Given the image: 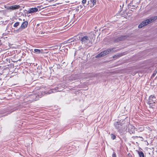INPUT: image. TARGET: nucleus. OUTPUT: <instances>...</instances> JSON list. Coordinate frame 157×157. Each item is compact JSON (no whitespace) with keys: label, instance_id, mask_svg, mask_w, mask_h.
Wrapping results in <instances>:
<instances>
[{"label":"nucleus","instance_id":"22","mask_svg":"<svg viewBox=\"0 0 157 157\" xmlns=\"http://www.w3.org/2000/svg\"><path fill=\"white\" fill-rule=\"evenodd\" d=\"M137 137H139L140 138H142V137L141 136H133L132 137V138H133L134 139H135V138H137Z\"/></svg>","mask_w":157,"mask_h":157},{"label":"nucleus","instance_id":"24","mask_svg":"<svg viewBox=\"0 0 157 157\" xmlns=\"http://www.w3.org/2000/svg\"><path fill=\"white\" fill-rule=\"evenodd\" d=\"M112 157H116V153L114 152L112 155Z\"/></svg>","mask_w":157,"mask_h":157},{"label":"nucleus","instance_id":"23","mask_svg":"<svg viewBox=\"0 0 157 157\" xmlns=\"http://www.w3.org/2000/svg\"><path fill=\"white\" fill-rule=\"evenodd\" d=\"M156 73H157V71H154V72L152 75L153 76H155V75L156 74Z\"/></svg>","mask_w":157,"mask_h":157},{"label":"nucleus","instance_id":"18","mask_svg":"<svg viewBox=\"0 0 157 157\" xmlns=\"http://www.w3.org/2000/svg\"><path fill=\"white\" fill-rule=\"evenodd\" d=\"M122 55H120V54H118L117 55H115L113 56V57L114 59H116L117 58V57H119L120 56H121Z\"/></svg>","mask_w":157,"mask_h":157},{"label":"nucleus","instance_id":"6","mask_svg":"<svg viewBox=\"0 0 157 157\" xmlns=\"http://www.w3.org/2000/svg\"><path fill=\"white\" fill-rule=\"evenodd\" d=\"M128 131L130 134H134L135 132L134 127L131 124H129L128 126Z\"/></svg>","mask_w":157,"mask_h":157},{"label":"nucleus","instance_id":"12","mask_svg":"<svg viewBox=\"0 0 157 157\" xmlns=\"http://www.w3.org/2000/svg\"><path fill=\"white\" fill-rule=\"evenodd\" d=\"M34 52L37 54H39L40 53H43V50H40L38 49H34Z\"/></svg>","mask_w":157,"mask_h":157},{"label":"nucleus","instance_id":"9","mask_svg":"<svg viewBox=\"0 0 157 157\" xmlns=\"http://www.w3.org/2000/svg\"><path fill=\"white\" fill-rule=\"evenodd\" d=\"M96 3V0H89L88 1V5H90V7L94 6Z\"/></svg>","mask_w":157,"mask_h":157},{"label":"nucleus","instance_id":"14","mask_svg":"<svg viewBox=\"0 0 157 157\" xmlns=\"http://www.w3.org/2000/svg\"><path fill=\"white\" fill-rule=\"evenodd\" d=\"M126 1L125 0H121L120 1V6L121 8H122L123 7L124 5V3Z\"/></svg>","mask_w":157,"mask_h":157},{"label":"nucleus","instance_id":"3","mask_svg":"<svg viewBox=\"0 0 157 157\" xmlns=\"http://www.w3.org/2000/svg\"><path fill=\"white\" fill-rule=\"evenodd\" d=\"M82 44L87 46L90 43V38L87 36L82 35L79 37Z\"/></svg>","mask_w":157,"mask_h":157},{"label":"nucleus","instance_id":"25","mask_svg":"<svg viewBox=\"0 0 157 157\" xmlns=\"http://www.w3.org/2000/svg\"><path fill=\"white\" fill-rule=\"evenodd\" d=\"M86 2V0H83L82 1V4H85Z\"/></svg>","mask_w":157,"mask_h":157},{"label":"nucleus","instance_id":"11","mask_svg":"<svg viewBox=\"0 0 157 157\" xmlns=\"http://www.w3.org/2000/svg\"><path fill=\"white\" fill-rule=\"evenodd\" d=\"M20 7V6L18 5H15L13 6H10L8 7V9L9 10H14L16 9H18Z\"/></svg>","mask_w":157,"mask_h":157},{"label":"nucleus","instance_id":"1","mask_svg":"<svg viewBox=\"0 0 157 157\" xmlns=\"http://www.w3.org/2000/svg\"><path fill=\"white\" fill-rule=\"evenodd\" d=\"M125 123L124 120H119L114 123V126L116 129L121 132H122L127 130V125Z\"/></svg>","mask_w":157,"mask_h":157},{"label":"nucleus","instance_id":"16","mask_svg":"<svg viewBox=\"0 0 157 157\" xmlns=\"http://www.w3.org/2000/svg\"><path fill=\"white\" fill-rule=\"evenodd\" d=\"M56 90V89H55V90L54 89H52V90H50L48 92H47V94H51L52 93L55 92H56V91H55Z\"/></svg>","mask_w":157,"mask_h":157},{"label":"nucleus","instance_id":"21","mask_svg":"<svg viewBox=\"0 0 157 157\" xmlns=\"http://www.w3.org/2000/svg\"><path fill=\"white\" fill-rule=\"evenodd\" d=\"M111 138L112 139H113V140L115 139L116 138V136L113 134H111Z\"/></svg>","mask_w":157,"mask_h":157},{"label":"nucleus","instance_id":"13","mask_svg":"<svg viewBox=\"0 0 157 157\" xmlns=\"http://www.w3.org/2000/svg\"><path fill=\"white\" fill-rule=\"evenodd\" d=\"M136 130L138 131L139 132H142L144 130V127L143 126H139L135 128Z\"/></svg>","mask_w":157,"mask_h":157},{"label":"nucleus","instance_id":"5","mask_svg":"<svg viewBox=\"0 0 157 157\" xmlns=\"http://www.w3.org/2000/svg\"><path fill=\"white\" fill-rule=\"evenodd\" d=\"M40 8V6H37V8H30L27 11V14L32 13L36 12L38 10V8Z\"/></svg>","mask_w":157,"mask_h":157},{"label":"nucleus","instance_id":"17","mask_svg":"<svg viewBox=\"0 0 157 157\" xmlns=\"http://www.w3.org/2000/svg\"><path fill=\"white\" fill-rule=\"evenodd\" d=\"M102 52H101L98 54L96 56V58H99L103 56Z\"/></svg>","mask_w":157,"mask_h":157},{"label":"nucleus","instance_id":"19","mask_svg":"<svg viewBox=\"0 0 157 157\" xmlns=\"http://www.w3.org/2000/svg\"><path fill=\"white\" fill-rule=\"evenodd\" d=\"M22 30L21 29L20 27L18 29L14 30L15 32L16 33H19V32L21 31Z\"/></svg>","mask_w":157,"mask_h":157},{"label":"nucleus","instance_id":"2","mask_svg":"<svg viewBox=\"0 0 157 157\" xmlns=\"http://www.w3.org/2000/svg\"><path fill=\"white\" fill-rule=\"evenodd\" d=\"M157 19V16L154 17H152L148 19H147L143 21L138 26V27L139 28H141L147 25L148 24L152 23Z\"/></svg>","mask_w":157,"mask_h":157},{"label":"nucleus","instance_id":"8","mask_svg":"<svg viewBox=\"0 0 157 157\" xmlns=\"http://www.w3.org/2000/svg\"><path fill=\"white\" fill-rule=\"evenodd\" d=\"M127 37H128V36L127 35L122 36L117 38L115 41L116 42H118L126 39Z\"/></svg>","mask_w":157,"mask_h":157},{"label":"nucleus","instance_id":"4","mask_svg":"<svg viewBox=\"0 0 157 157\" xmlns=\"http://www.w3.org/2000/svg\"><path fill=\"white\" fill-rule=\"evenodd\" d=\"M156 101L155 97L153 95H151L149 98L148 103L149 106L151 107H152L153 106L155 105Z\"/></svg>","mask_w":157,"mask_h":157},{"label":"nucleus","instance_id":"20","mask_svg":"<svg viewBox=\"0 0 157 157\" xmlns=\"http://www.w3.org/2000/svg\"><path fill=\"white\" fill-rule=\"evenodd\" d=\"M19 22H16L13 25V26L16 27L19 25Z\"/></svg>","mask_w":157,"mask_h":157},{"label":"nucleus","instance_id":"15","mask_svg":"<svg viewBox=\"0 0 157 157\" xmlns=\"http://www.w3.org/2000/svg\"><path fill=\"white\" fill-rule=\"evenodd\" d=\"M138 154L140 157H144V153L142 151H138Z\"/></svg>","mask_w":157,"mask_h":157},{"label":"nucleus","instance_id":"10","mask_svg":"<svg viewBox=\"0 0 157 157\" xmlns=\"http://www.w3.org/2000/svg\"><path fill=\"white\" fill-rule=\"evenodd\" d=\"M28 25V22L27 21L24 22L21 25L20 28L22 30L26 28Z\"/></svg>","mask_w":157,"mask_h":157},{"label":"nucleus","instance_id":"7","mask_svg":"<svg viewBox=\"0 0 157 157\" xmlns=\"http://www.w3.org/2000/svg\"><path fill=\"white\" fill-rule=\"evenodd\" d=\"M115 49L114 48H112L109 49H108L104 51L101 52H102L103 56H105L106 55L108 54L109 52H113L114 51V50Z\"/></svg>","mask_w":157,"mask_h":157}]
</instances>
